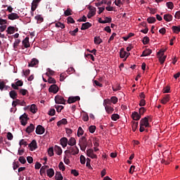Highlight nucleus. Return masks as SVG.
Returning <instances> with one entry per match:
<instances>
[{
  "instance_id": "nucleus-5",
  "label": "nucleus",
  "mask_w": 180,
  "mask_h": 180,
  "mask_svg": "<svg viewBox=\"0 0 180 180\" xmlns=\"http://www.w3.org/2000/svg\"><path fill=\"white\" fill-rule=\"evenodd\" d=\"M20 123L22 126H26L27 124V120H29V118L27 117V114L24 113L20 117Z\"/></svg>"
},
{
  "instance_id": "nucleus-59",
  "label": "nucleus",
  "mask_w": 180,
  "mask_h": 180,
  "mask_svg": "<svg viewBox=\"0 0 180 180\" xmlns=\"http://www.w3.org/2000/svg\"><path fill=\"white\" fill-rule=\"evenodd\" d=\"M19 145L20 146H25V147H26V146H27V141H25V139H21L20 141Z\"/></svg>"
},
{
  "instance_id": "nucleus-38",
  "label": "nucleus",
  "mask_w": 180,
  "mask_h": 180,
  "mask_svg": "<svg viewBox=\"0 0 180 180\" xmlns=\"http://www.w3.org/2000/svg\"><path fill=\"white\" fill-rule=\"evenodd\" d=\"M102 39H101V37H96L94 38V43L95 44H101V43H102Z\"/></svg>"
},
{
  "instance_id": "nucleus-20",
  "label": "nucleus",
  "mask_w": 180,
  "mask_h": 180,
  "mask_svg": "<svg viewBox=\"0 0 180 180\" xmlns=\"http://www.w3.org/2000/svg\"><path fill=\"white\" fill-rule=\"evenodd\" d=\"M133 120H140L141 119V115L137 112H134L131 115Z\"/></svg>"
},
{
  "instance_id": "nucleus-32",
  "label": "nucleus",
  "mask_w": 180,
  "mask_h": 180,
  "mask_svg": "<svg viewBox=\"0 0 180 180\" xmlns=\"http://www.w3.org/2000/svg\"><path fill=\"white\" fill-rule=\"evenodd\" d=\"M30 112H32V113H37V107L36 106L35 104L31 105Z\"/></svg>"
},
{
  "instance_id": "nucleus-52",
  "label": "nucleus",
  "mask_w": 180,
  "mask_h": 180,
  "mask_svg": "<svg viewBox=\"0 0 180 180\" xmlns=\"http://www.w3.org/2000/svg\"><path fill=\"white\" fill-rule=\"evenodd\" d=\"M59 169L61 171H65V166L63 162H60L58 165Z\"/></svg>"
},
{
  "instance_id": "nucleus-23",
  "label": "nucleus",
  "mask_w": 180,
  "mask_h": 180,
  "mask_svg": "<svg viewBox=\"0 0 180 180\" xmlns=\"http://www.w3.org/2000/svg\"><path fill=\"white\" fill-rule=\"evenodd\" d=\"M54 150H55V153L58 155H61V154H63V149H61V147L58 146H55L54 147Z\"/></svg>"
},
{
  "instance_id": "nucleus-53",
  "label": "nucleus",
  "mask_w": 180,
  "mask_h": 180,
  "mask_svg": "<svg viewBox=\"0 0 180 180\" xmlns=\"http://www.w3.org/2000/svg\"><path fill=\"white\" fill-rule=\"evenodd\" d=\"M71 12H72V11L70 8H67V10L64 12L65 16L71 15Z\"/></svg>"
},
{
  "instance_id": "nucleus-49",
  "label": "nucleus",
  "mask_w": 180,
  "mask_h": 180,
  "mask_svg": "<svg viewBox=\"0 0 180 180\" xmlns=\"http://www.w3.org/2000/svg\"><path fill=\"white\" fill-rule=\"evenodd\" d=\"M89 130L91 133L94 134L95 133V130H96V127L95 125H91L89 127Z\"/></svg>"
},
{
  "instance_id": "nucleus-27",
  "label": "nucleus",
  "mask_w": 180,
  "mask_h": 180,
  "mask_svg": "<svg viewBox=\"0 0 180 180\" xmlns=\"http://www.w3.org/2000/svg\"><path fill=\"white\" fill-rule=\"evenodd\" d=\"M172 15L171 14H165L163 17V19L166 20V22H171L172 20Z\"/></svg>"
},
{
  "instance_id": "nucleus-14",
  "label": "nucleus",
  "mask_w": 180,
  "mask_h": 180,
  "mask_svg": "<svg viewBox=\"0 0 180 180\" xmlns=\"http://www.w3.org/2000/svg\"><path fill=\"white\" fill-rule=\"evenodd\" d=\"M60 146H62L63 148H65V147L68 144V139L65 137H63L60 139Z\"/></svg>"
},
{
  "instance_id": "nucleus-63",
  "label": "nucleus",
  "mask_w": 180,
  "mask_h": 180,
  "mask_svg": "<svg viewBox=\"0 0 180 180\" xmlns=\"http://www.w3.org/2000/svg\"><path fill=\"white\" fill-rule=\"evenodd\" d=\"M56 27H60V29H64L65 25L61 22H58L56 24Z\"/></svg>"
},
{
  "instance_id": "nucleus-33",
  "label": "nucleus",
  "mask_w": 180,
  "mask_h": 180,
  "mask_svg": "<svg viewBox=\"0 0 180 180\" xmlns=\"http://www.w3.org/2000/svg\"><path fill=\"white\" fill-rule=\"evenodd\" d=\"M34 19L36 20H37V23H41V22H43L44 20V19L43 18V17H41V15H36L34 17Z\"/></svg>"
},
{
  "instance_id": "nucleus-11",
  "label": "nucleus",
  "mask_w": 180,
  "mask_h": 180,
  "mask_svg": "<svg viewBox=\"0 0 180 180\" xmlns=\"http://www.w3.org/2000/svg\"><path fill=\"white\" fill-rule=\"evenodd\" d=\"M49 92H52V94H57L58 92V86L57 84H52L49 89Z\"/></svg>"
},
{
  "instance_id": "nucleus-40",
  "label": "nucleus",
  "mask_w": 180,
  "mask_h": 180,
  "mask_svg": "<svg viewBox=\"0 0 180 180\" xmlns=\"http://www.w3.org/2000/svg\"><path fill=\"white\" fill-rule=\"evenodd\" d=\"M126 54H127L126 51H124L123 49L120 50V56L121 58H126Z\"/></svg>"
},
{
  "instance_id": "nucleus-50",
  "label": "nucleus",
  "mask_w": 180,
  "mask_h": 180,
  "mask_svg": "<svg viewBox=\"0 0 180 180\" xmlns=\"http://www.w3.org/2000/svg\"><path fill=\"white\" fill-rule=\"evenodd\" d=\"M55 108L58 113H60V112L64 109V106L63 105H55Z\"/></svg>"
},
{
  "instance_id": "nucleus-55",
  "label": "nucleus",
  "mask_w": 180,
  "mask_h": 180,
  "mask_svg": "<svg viewBox=\"0 0 180 180\" xmlns=\"http://www.w3.org/2000/svg\"><path fill=\"white\" fill-rule=\"evenodd\" d=\"M78 27H77L75 30L73 31H70L69 33L71 34V36H77L76 33H78Z\"/></svg>"
},
{
  "instance_id": "nucleus-8",
  "label": "nucleus",
  "mask_w": 180,
  "mask_h": 180,
  "mask_svg": "<svg viewBox=\"0 0 180 180\" xmlns=\"http://www.w3.org/2000/svg\"><path fill=\"white\" fill-rule=\"evenodd\" d=\"M11 86L13 89H19V86H23V81L18 80V82L15 83L11 84Z\"/></svg>"
},
{
  "instance_id": "nucleus-19",
  "label": "nucleus",
  "mask_w": 180,
  "mask_h": 180,
  "mask_svg": "<svg viewBox=\"0 0 180 180\" xmlns=\"http://www.w3.org/2000/svg\"><path fill=\"white\" fill-rule=\"evenodd\" d=\"M92 27V24L89 22L83 23L82 25L81 30H86L87 29H89V27Z\"/></svg>"
},
{
  "instance_id": "nucleus-62",
  "label": "nucleus",
  "mask_w": 180,
  "mask_h": 180,
  "mask_svg": "<svg viewBox=\"0 0 180 180\" xmlns=\"http://www.w3.org/2000/svg\"><path fill=\"white\" fill-rule=\"evenodd\" d=\"M80 162L82 165H84L86 162V160H85V156L84 155H81L80 156Z\"/></svg>"
},
{
  "instance_id": "nucleus-41",
  "label": "nucleus",
  "mask_w": 180,
  "mask_h": 180,
  "mask_svg": "<svg viewBox=\"0 0 180 180\" xmlns=\"http://www.w3.org/2000/svg\"><path fill=\"white\" fill-rule=\"evenodd\" d=\"M165 53V50H160L159 52H158V56H161V57L165 60L167 58V56H164V53Z\"/></svg>"
},
{
  "instance_id": "nucleus-26",
  "label": "nucleus",
  "mask_w": 180,
  "mask_h": 180,
  "mask_svg": "<svg viewBox=\"0 0 180 180\" xmlns=\"http://www.w3.org/2000/svg\"><path fill=\"white\" fill-rule=\"evenodd\" d=\"M46 174L49 178H53V176H54V169L53 168L48 169Z\"/></svg>"
},
{
  "instance_id": "nucleus-61",
  "label": "nucleus",
  "mask_w": 180,
  "mask_h": 180,
  "mask_svg": "<svg viewBox=\"0 0 180 180\" xmlns=\"http://www.w3.org/2000/svg\"><path fill=\"white\" fill-rule=\"evenodd\" d=\"M48 82L49 84H56V82L54 78L49 77L48 79Z\"/></svg>"
},
{
  "instance_id": "nucleus-48",
  "label": "nucleus",
  "mask_w": 180,
  "mask_h": 180,
  "mask_svg": "<svg viewBox=\"0 0 180 180\" xmlns=\"http://www.w3.org/2000/svg\"><path fill=\"white\" fill-rule=\"evenodd\" d=\"M19 92L21 94V95H22V96H25L27 94H29V91L25 89H20Z\"/></svg>"
},
{
  "instance_id": "nucleus-22",
  "label": "nucleus",
  "mask_w": 180,
  "mask_h": 180,
  "mask_svg": "<svg viewBox=\"0 0 180 180\" xmlns=\"http://www.w3.org/2000/svg\"><path fill=\"white\" fill-rule=\"evenodd\" d=\"M22 44L25 49L30 47V43L29 42V37H26L24 40H22Z\"/></svg>"
},
{
  "instance_id": "nucleus-1",
  "label": "nucleus",
  "mask_w": 180,
  "mask_h": 180,
  "mask_svg": "<svg viewBox=\"0 0 180 180\" xmlns=\"http://www.w3.org/2000/svg\"><path fill=\"white\" fill-rule=\"evenodd\" d=\"M104 103H105V108L107 113H110V114L112 113L113 108H112V106H110V105H112V103H113V96H112L110 98V100H109V99L104 100Z\"/></svg>"
},
{
  "instance_id": "nucleus-37",
  "label": "nucleus",
  "mask_w": 180,
  "mask_h": 180,
  "mask_svg": "<svg viewBox=\"0 0 180 180\" xmlns=\"http://www.w3.org/2000/svg\"><path fill=\"white\" fill-rule=\"evenodd\" d=\"M55 179L56 180H63V174H61V173L56 172L55 175Z\"/></svg>"
},
{
  "instance_id": "nucleus-54",
  "label": "nucleus",
  "mask_w": 180,
  "mask_h": 180,
  "mask_svg": "<svg viewBox=\"0 0 180 180\" xmlns=\"http://www.w3.org/2000/svg\"><path fill=\"white\" fill-rule=\"evenodd\" d=\"M142 41H143V44L146 45L148 43H150V38L148 37H143Z\"/></svg>"
},
{
  "instance_id": "nucleus-3",
  "label": "nucleus",
  "mask_w": 180,
  "mask_h": 180,
  "mask_svg": "<svg viewBox=\"0 0 180 180\" xmlns=\"http://www.w3.org/2000/svg\"><path fill=\"white\" fill-rule=\"evenodd\" d=\"M79 153L78 147H68V150L65 151V154H72V155H77Z\"/></svg>"
},
{
  "instance_id": "nucleus-56",
  "label": "nucleus",
  "mask_w": 180,
  "mask_h": 180,
  "mask_svg": "<svg viewBox=\"0 0 180 180\" xmlns=\"http://www.w3.org/2000/svg\"><path fill=\"white\" fill-rule=\"evenodd\" d=\"M146 109L144 107L140 108H139V115L141 116V115H144L146 112Z\"/></svg>"
},
{
  "instance_id": "nucleus-35",
  "label": "nucleus",
  "mask_w": 180,
  "mask_h": 180,
  "mask_svg": "<svg viewBox=\"0 0 180 180\" xmlns=\"http://www.w3.org/2000/svg\"><path fill=\"white\" fill-rule=\"evenodd\" d=\"M46 71H47V72L46 73V75H47V77H50L51 75H54V70H52L50 68H47Z\"/></svg>"
},
{
  "instance_id": "nucleus-24",
  "label": "nucleus",
  "mask_w": 180,
  "mask_h": 180,
  "mask_svg": "<svg viewBox=\"0 0 180 180\" xmlns=\"http://www.w3.org/2000/svg\"><path fill=\"white\" fill-rule=\"evenodd\" d=\"M37 64H39V60L33 58L28 64V67H34V65H37Z\"/></svg>"
},
{
  "instance_id": "nucleus-64",
  "label": "nucleus",
  "mask_w": 180,
  "mask_h": 180,
  "mask_svg": "<svg viewBox=\"0 0 180 180\" xmlns=\"http://www.w3.org/2000/svg\"><path fill=\"white\" fill-rule=\"evenodd\" d=\"M71 174H72V175H74V176H78V175H79V173L76 169H72Z\"/></svg>"
},
{
  "instance_id": "nucleus-30",
  "label": "nucleus",
  "mask_w": 180,
  "mask_h": 180,
  "mask_svg": "<svg viewBox=\"0 0 180 180\" xmlns=\"http://www.w3.org/2000/svg\"><path fill=\"white\" fill-rule=\"evenodd\" d=\"M172 29L174 33H176V34H178V33H179L180 32V25H178V26L173 25L172 27Z\"/></svg>"
},
{
  "instance_id": "nucleus-44",
  "label": "nucleus",
  "mask_w": 180,
  "mask_h": 180,
  "mask_svg": "<svg viewBox=\"0 0 180 180\" xmlns=\"http://www.w3.org/2000/svg\"><path fill=\"white\" fill-rule=\"evenodd\" d=\"M83 134H84V129H82V127H79L77 130V137H79Z\"/></svg>"
},
{
  "instance_id": "nucleus-57",
  "label": "nucleus",
  "mask_w": 180,
  "mask_h": 180,
  "mask_svg": "<svg viewBox=\"0 0 180 180\" xmlns=\"http://www.w3.org/2000/svg\"><path fill=\"white\" fill-rule=\"evenodd\" d=\"M18 161H20L21 164H26V159L23 156L20 157Z\"/></svg>"
},
{
  "instance_id": "nucleus-34",
  "label": "nucleus",
  "mask_w": 180,
  "mask_h": 180,
  "mask_svg": "<svg viewBox=\"0 0 180 180\" xmlns=\"http://www.w3.org/2000/svg\"><path fill=\"white\" fill-rule=\"evenodd\" d=\"M16 105H20V106H26V102L25 101H20L19 99L15 100Z\"/></svg>"
},
{
  "instance_id": "nucleus-25",
  "label": "nucleus",
  "mask_w": 180,
  "mask_h": 180,
  "mask_svg": "<svg viewBox=\"0 0 180 180\" xmlns=\"http://www.w3.org/2000/svg\"><path fill=\"white\" fill-rule=\"evenodd\" d=\"M167 102H169V94H167L161 100V103L162 105H165L167 103Z\"/></svg>"
},
{
  "instance_id": "nucleus-2",
  "label": "nucleus",
  "mask_w": 180,
  "mask_h": 180,
  "mask_svg": "<svg viewBox=\"0 0 180 180\" xmlns=\"http://www.w3.org/2000/svg\"><path fill=\"white\" fill-rule=\"evenodd\" d=\"M79 146L82 151H85V150H86V147H88V141H86V137L82 136L79 139Z\"/></svg>"
},
{
  "instance_id": "nucleus-6",
  "label": "nucleus",
  "mask_w": 180,
  "mask_h": 180,
  "mask_svg": "<svg viewBox=\"0 0 180 180\" xmlns=\"http://www.w3.org/2000/svg\"><path fill=\"white\" fill-rule=\"evenodd\" d=\"M89 12L87 15V18L89 19H91V18H92L93 16H95V15H96V8L89 6Z\"/></svg>"
},
{
  "instance_id": "nucleus-29",
  "label": "nucleus",
  "mask_w": 180,
  "mask_h": 180,
  "mask_svg": "<svg viewBox=\"0 0 180 180\" xmlns=\"http://www.w3.org/2000/svg\"><path fill=\"white\" fill-rule=\"evenodd\" d=\"M68 123V122L67 121V119L63 118L57 122V126L58 127H60V126H61L63 124H67Z\"/></svg>"
},
{
  "instance_id": "nucleus-47",
  "label": "nucleus",
  "mask_w": 180,
  "mask_h": 180,
  "mask_svg": "<svg viewBox=\"0 0 180 180\" xmlns=\"http://www.w3.org/2000/svg\"><path fill=\"white\" fill-rule=\"evenodd\" d=\"M48 154H49V157H53V155H54V148H49L48 150Z\"/></svg>"
},
{
  "instance_id": "nucleus-21",
  "label": "nucleus",
  "mask_w": 180,
  "mask_h": 180,
  "mask_svg": "<svg viewBox=\"0 0 180 180\" xmlns=\"http://www.w3.org/2000/svg\"><path fill=\"white\" fill-rule=\"evenodd\" d=\"M68 146H70L71 147L75 146L77 144V140H75V138L71 137L69 141H68Z\"/></svg>"
},
{
  "instance_id": "nucleus-18",
  "label": "nucleus",
  "mask_w": 180,
  "mask_h": 180,
  "mask_svg": "<svg viewBox=\"0 0 180 180\" xmlns=\"http://www.w3.org/2000/svg\"><path fill=\"white\" fill-rule=\"evenodd\" d=\"M87 155L92 159L98 158V156L94 154V150L92 149H89L87 150Z\"/></svg>"
},
{
  "instance_id": "nucleus-10",
  "label": "nucleus",
  "mask_w": 180,
  "mask_h": 180,
  "mask_svg": "<svg viewBox=\"0 0 180 180\" xmlns=\"http://www.w3.org/2000/svg\"><path fill=\"white\" fill-rule=\"evenodd\" d=\"M44 131H46V129L43 127L41 125H38L36 128L35 132L37 134H44Z\"/></svg>"
},
{
  "instance_id": "nucleus-15",
  "label": "nucleus",
  "mask_w": 180,
  "mask_h": 180,
  "mask_svg": "<svg viewBox=\"0 0 180 180\" xmlns=\"http://www.w3.org/2000/svg\"><path fill=\"white\" fill-rule=\"evenodd\" d=\"M8 18L10 20H15L19 19L20 16L16 13H11V14H8Z\"/></svg>"
},
{
  "instance_id": "nucleus-17",
  "label": "nucleus",
  "mask_w": 180,
  "mask_h": 180,
  "mask_svg": "<svg viewBox=\"0 0 180 180\" xmlns=\"http://www.w3.org/2000/svg\"><path fill=\"white\" fill-rule=\"evenodd\" d=\"M151 53H153V50L150 49H146L143 51L142 54L141 55V57H147L148 56H150Z\"/></svg>"
},
{
  "instance_id": "nucleus-7",
  "label": "nucleus",
  "mask_w": 180,
  "mask_h": 180,
  "mask_svg": "<svg viewBox=\"0 0 180 180\" xmlns=\"http://www.w3.org/2000/svg\"><path fill=\"white\" fill-rule=\"evenodd\" d=\"M140 126H144L145 127H150V123L148 122V117H145L140 121Z\"/></svg>"
},
{
  "instance_id": "nucleus-58",
  "label": "nucleus",
  "mask_w": 180,
  "mask_h": 180,
  "mask_svg": "<svg viewBox=\"0 0 180 180\" xmlns=\"http://www.w3.org/2000/svg\"><path fill=\"white\" fill-rule=\"evenodd\" d=\"M119 119H120V115L119 114L114 113L113 114V121L116 122V120H119Z\"/></svg>"
},
{
  "instance_id": "nucleus-31",
  "label": "nucleus",
  "mask_w": 180,
  "mask_h": 180,
  "mask_svg": "<svg viewBox=\"0 0 180 180\" xmlns=\"http://www.w3.org/2000/svg\"><path fill=\"white\" fill-rule=\"evenodd\" d=\"M6 32L8 34H13V33H15V27L9 26Z\"/></svg>"
},
{
  "instance_id": "nucleus-36",
  "label": "nucleus",
  "mask_w": 180,
  "mask_h": 180,
  "mask_svg": "<svg viewBox=\"0 0 180 180\" xmlns=\"http://www.w3.org/2000/svg\"><path fill=\"white\" fill-rule=\"evenodd\" d=\"M124 2V0H115V4L117 6H122V5H123V3Z\"/></svg>"
},
{
  "instance_id": "nucleus-12",
  "label": "nucleus",
  "mask_w": 180,
  "mask_h": 180,
  "mask_svg": "<svg viewBox=\"0 0 180 180\" xmlns=\"http://www.w3.org/2000/svg\"><path fill=\"white\" fill-rule=\"evenodd\" d=\"M28 147H30L31 151L36 150L37 148V142L36 140H32V142L28 145Z\"/></svg>"
},
{
  "instance_id": "nucleus-46",
  "label": "nucleus",
  "mask_w": 180,
  "mask_h": 180,
  "mask_svg": "<svg viewBox=\"0 0 180 180\" xmlns=\"http://www.w3.org/2000/svg\"><path fill=\"white\" fill-rule=\"evenodd\" d=\"M94 85L96 86H99L100 88H102L103 86L102 83H101V82H99L98 80H94Z\"/></svg>"
},
{
  "instance_id": "nucleus-43",
  "label": "nucleus",
  "mask_w": 180,
  "mask_h": 180,
  "mask_svg": "<svg viewBox=\"0 0 180 180\" xmlns=\"http://www.w3.org/2000/svg\"><path fill=\"white\" fill-rule=\"evenodd\" d=\"M156 21L157 20L154 17H149L147 19V22L149 23H155Z\"/></svg>"
},
{
  "instance_id": "nucleus-16",
  "label": "nucleus",
  "mask_w": 180,
  "mask_h": 180,
  "mask_svg": "<svg viewBox=\"0 0 180 180\" xmlns=\"http://www.w3.org/2000/svg\"><path fill=\"white\" fill-rule=\"evenodd\" d=\"M26 133L30 134V133H33L34 131V124H30L25 129Z\"/></svg>"
},
{
  "instance_id": "nucleus-28",
  "label": "nucleus",
  "mask_w": 180,
  "mask_h": 180,
  "mask_svg": "<svg viewBox=\"0 0 180 180\" xmlns=\"http://www.w3.org/2000/svg\"><path fill=\"white\" fill-rule=\"evenodd\" d=\"M10 97L12 99H16L18 98V93L15 91L13 90L9 92Z\"/></svg>"
},
{
  "instance_id": "nucleus-51",
  "label": "nucleus",
  "mask_w": 180,
  "mask_h": 180,
  "mask_svg": "<svg viewBox=\"0 0 180 180\" xmlns=\"http://www.w3.org/2000/svg\"><path fill=\"white\" fill-rule=\"evenodd\" d=\"M48 115H49V116H54V115H56V110L54 108H51L48 112Z\"/></svg>"
},
{
  "instance_id": "nucleus-13",
  "label": "nucleus",
  "mask_w": 180,
  "mask_h": 180,
  "mask_svg": "<svg viewBox=\"0 0 180 180\" xmlns=\"http://www.w3.org/2000/svg\"><path fill=\"white\" fill-rule=\"evenodd\" d=\"M40 1L41 0H33L31 6V10L32 12H34V11H36V9L37 8V5H39Z\"/></svg>"
},
{
  "instance_id": "nucleus-39",
  "label": "nucleus",
  "mask_w": 180,
  "mask_h": 180,
  "mask_svg": "<svg viewBox=\"0 0 180 180\" xmlns=\"http://www.w3.org/2000/svg\"><path fill=\"white\" fill-rule=\"evenodd\" d=\"M46 168H49V166L44 165V166H42L41 167V169H40V174H41V175H43V174H46Z\"/></svg>"
},
{
  "instance_id": "nucleus-60",
  "label": "nucleus",
  "mask_w": 180,
  "mask_h": 180,
  "mask_svg": "<svg viewBox=\"0 0 180 180\" xmlns=\"http://www.w3.org/2000/svg\"><path fill=\"white\" fill-rule=\"evenodd\" d=\"M20 43V39H15L14 44H13V48L17 49L18 46H19Z\"/></svg>"
},
{
  "instance_id": "nucleus-4",
  "label": "nucleus",
  "mask_w": 180,
  "mask_h": 180,
  "mask_svg": "<svg viewBox=\"0 0 180 180\" xmlns=\"http://www.w3.org/2000/svg\"><path fill=\"white\" fill-rule=\"evenodd\" d=\"M55 102L58 105H65V99H64V97L60 95L55 97Z\"/></svg>"
},
{
  "instance_id": "nucleus-45",
  "label": "nucleus",
  "mask_w": 180,
  "mask_h": 180,
  "mask_svg": "<svg viewBox=\"0 0 180 180\" xmlns=\"http://www.w3.org/2000/svg\"><path fill=\"white\" fill-rule=\"evenodd\" d=\"M166 6L168 9H174V3H172V1L167 2Z\"/></svg>"
},
{
  "instance_id": "nucleus-42",
  "label": "nucleus",
  "mask_w": 180,
  "mask_h": 180,
  "mask_svg": "<svg viewBox=\"0 0 180 180\" xmlns=\"http://www.w3.org/2000/svg\"><path fill=\"white\" fill-rule=\"evenodd\" d=\"M137 127H139V122H134L132 123V130H133V131H136V130H137Z\"/></svg>"
},
{
  "instance_id": "nucleus-9",
  "label": "nucleus",
  "mask_w": 180,
  "mask_h": 180,
  "mask_svg": "<svg viewBox=\"0 0 180 180\" xmlns=\"http://www.w3.org/2000/svg\"><path fill=\"white\" fill-rule=\"evenodd\" d=\"M80 99H81V98H79V96H70L68 99V103H75V102H77V101H79Z\"/></svg>"
}]
</instances>
